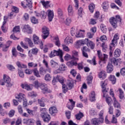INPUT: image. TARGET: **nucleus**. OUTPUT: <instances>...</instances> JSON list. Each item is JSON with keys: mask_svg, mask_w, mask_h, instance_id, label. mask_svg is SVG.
Masks as SVG:
<instances>
[{"mask_svg": "<svg viewBox=\"0 0 125 125\" xmlns=\"http://www.w3.org/2000/svg\"><path fill=\"white\" fill-rule=\"evenodd\" d=\"M102 91L103 93V97H105V101L108 104V106L112 105V98L111 97H108V89L106 88V86L108 83V80H105L101 82Z\"/></svg>", "mask_w": 125, "mask_h": 125, "instance_id": "obj_1", "label": "nucleus"}, {"mask_svg": "<svg viewBox=\"0 0 125 125\" xmlns=\"http://www.w3.org/2000/svg\"><path fill=\"white\" fill-rule=\"evenodd\" d=\"M49 56L50 58H52V57H54L55 56H59L61 62H64V60H63L62 58L63 52H62V50L60 49H59L58 51H56V50L52 51L49 55Z\"/></svg>", "mask_w": 125, "mask_h": 125, "instance_id": "obj_2", "label": "nucleus"}, {"mask_svg": "<svg viewBox=\"0 0 125 125\" xmlns=\"http://www.w3.org/2000/svg\"><path fill=\"white\" fill-rule=\"evenodd\" d=\"M35 87L36 88H39L40 87L42 90L43 93H45L46 92H50V90L47 87V85L45 83H39L38 81L35 82Z\"/></svg>", "mask_w": 125, "mask_h": 125, "instance_id": "obj_3", "label": "nucleus"}, {"mask_svg": "<svg viewBox=\"0 0 125 125\" xmlns=\"http://www.w3.org/2000/svg\"><path fill=\"white\" fill-rule=\"evenodd\" d=\"M41 117L42 118L43 122L48 123L50 121V116L47 113L46 108H41Z\"/></svg>", "mask_w": 125, "mask_h": 125, "instance_id": "obj_4", "label": "nucleus"}, {"mask_svg": "<svg viewBox=\"0 0 125 125\" xmlns=\"http://www.w3.org/2000/svg\"><path fill=\"white\" fill-rule=\"evenodd\" d=\"M109 22L112 27L116 28L118 27V22H122V19L120 16H116L115 17H111L109 19Z\"/></svg>", "mask_w": 125, "mask_h": 125, "instance_id": "obj_5", "label": "nucleus"}, {"mask_svg": "<svg viewBox=\"0 0 125 125\" xmlns=\"http://www.w3.org/2000/svg\"><path fill=\"white\" fill-rule=\"evenodd\" d=\"M97 55L100 59L99 64L101 65V66H102L101 62H103V63L105 64V63H106V61H107V59H108V55L105 54L103 55L102 53H101V51L100 50L97 51Z\"/></svg>", "mask_w": 125, "mask_h": 125, "instance_id": "obj_6", "label": "nucleus"}, {"mask_svg": "<svg viewBox=\"0 0 125 125\" xmlns=\"http://www.w3.org/2000/svg\"><path fill=\"white\" fill-rule=\"evenodd\" d=\"M16 98L19 102H23V107H27V99H26V96L24 94L20 93L16 96Z\"/></svg>", "mask_w": 125, "mask_h": 125, "instance_id": "obj_7", "label": "nucleus"}, {"mask_svg": "<svg viewBox=\"0 0 125 125\" xmlns=\"http://www.w3.org/2000/svg\"><path fill=\"white\" fill-rule=\"evenodd\" d=\"M48 36H49V29L46 26H43L42 27V38L43 40H45V39L48 38Z\"/></svg>", "mask_w": 125, "mask_h": 125, "instance_id": "obj_8", "label": "nucleus"}, {"mask_svg": "<svg viewBox=\"0 0 125 125\" xmlns=\"http://www.w3.org/2000/svg\"><path fill=\"white\" fill-rule=\"evenodd\" d=\"M3 80L7 87H11V86L13 85V84L11 82V80H10V78L6 76V75H4Z\"/></svg>", "mask_w": 125, "mask_h": 125, "instance_id": "obj_9", "label": "nucleus"}, {"mask_svg": "<svg viewBox=\"0 0 125 125\" xmlns=\"http://www.w3.org/2000/svg\"><path fill=\"white\" fill-rule=\"evenodd\" d=\"M78 61H79V58H75L71 61L66 62V65L69 68H72L73 66H77V62H78Z\"/></svg>", "mask_w": 125, "mask_h": 125, "instance_id": "obj_10", "label": "nucleus"}, {"mask_svg": "<svg viewBox=\"0 0 125 125\" xmlns=\"http://www.w3.org/2000/svg\"><path fill=\"white\" fill-rule=\"evenodd\" d=\"M60 71L65 72V71H67V66L65 64L62 63L61 64L59 67L58 69L55 70L54 73V74H59L60 73Z\"/></svg>", "mask_w": 125, "mask_h": 125, "instance_id": "obj_11", "label": "nucleus"}, {"mask_svg": "<svg viewBox=\"0 0 125 125\" xmlns=\"http://www.w3.org/2000/svg\"><path fill=\"white\" fill-rule=\"evenodd\" d=\"M91 123L94 125H99L100 124H102L104 121H103V118L100 119L99 118H93L91 121Z\"/></svg>", "mask_w": 125, "mask_h": 125, "instance_id": "obj_12", "label": "nucleus"}, {"mask_svg": "<svg viewBox=\"0 0 125 125\" xmlns=\"http://www.w3.org/2000/svg\"><path fill=\"white\" fill-rule=\"evenodd\" d=\"M118 40H119V34L116 33L115 34L113 40H112V42L110 43V45L112 46H115L116 43L118 42Z\"/></svg>", "mask_w": 125, "mask_h": 125, "instance_id": "obj_13", "label": "nucleus"}, {"mask_svg": "<svg viewBox=\"0 0 125 125\" xmlns=\"http://www.w3.org/2000/svg\"><path fill=\"white\" fill-rule=\"evenodd\" d=\"M69 101L70 103H68L67 107L69 110H73V109H74V107H75L76 102L73 101V99H69Z\"/></svg>", "mask_w": 125, "mask_h": 125, "instance_id": "obj_14", "label": "nucleus"}, {"mask_svg": "<svg viewBox=\"0 0 125 125\" xmlns=\"http://www.w3.org/2000/svg\"><path fill=\"white\" fill-rule=\"evenodd\" d=\"M35 123V120L34 119H24L23 120V123L25 124V125H33Z\"/></svg>", "mask_w": 125, "mask_h": 125, "instance_id": "obj_15", "label": "nucleus"}, {"mask_svg": "<svg viewBox=\"0 0 125 125\" xmlns=\"http://www.w3.org/2000/svg\"><path fill=\"white\" fill-rule=\"evenodd\" d=\"M121 59H117L115 58H112L110 61L112 64H113L115 66H118L119 63H121Z\"/></svg>", "mask_w": 125, "mask_h": 125, "instance_id": "obj_16", "label": "nucleus"}, {"mask_svg": "<svg viewBox=\"0 0 125 125\" xmlns=\"http://www.w3.org/2000/svg\"><path fill=\"white\" fill-rule=\"evenodd\" d=\"M47 12L48 20L50 22H51L52 19H53V18L54 17V14L53 13V11L50 10H48Z\"/></svg>", "mask_w": 125, "mask_h": 125, "instance_id": "obj_17", "label": "nucleus"}, {"mask_svg": "<svg viewBox=\"0 0 125 125\" xmlns=\"http://www.w3.org/2000/svg\"><path fill=\"white\" fill-rule=\"evenodd\" d=\"M113 70H114V66H113V65H112V63H108L106 66L107 73H112V72H113Z\"/></svg>", "mask_w": 125, "mask_h": 125, "instance_id": "obj_18", "label": "nucleus"}, {"mask_svg": "<svg viewBox=\"0 0 125 125\" xmlns=\"http://www.w3.org/2000/svg\"><path fill=\"white\" fill-rule=\"evenodd\" d=\"M23 31L27 34H32V29L29 25H25L24 26Z\"/></svg>", "mask_w": 125, "mask_h": 125, "instance_id": "obj_19", "label": "nucleus"}, {"mask_svg": "<svg viewBox=\"0 0 125 125\" xmlns=\"http://www.w3.org/2000/svg\"><path fill=\"white\" fill-rule=\"evenodd\" d=\"M16 64L20 69H25L27 68V65H25L24 63H22L20 61H17L16 62Z\"/></svg>", "mask_w": 125, "mask_h": 125, "instance_id": "obj_20", "label": "nucleus"}, {"mask_svg": "<svg viewBox=\"0 0 125 125\" xmlns=\"http://www.w3.org/2000/svg\"><path fill=\"white\" fill-rule=\"evenodd\" d=\"M21 88H23V89H26V90H32V88H31V86H30L28 84L26 83H22L21 84Z\"/></svg>", "mask_w": 125, "mask_h": 125, "instance_id": "obj_21", "label": "nucleus"}, {"mask_svg": "<svg viewBox=\"0 0 125 125\" xmlns=\"http://www.w3.org/2000/svg\"><path fill=\"white\" fill-rule=\"evenodd\" d=\"M49 111L51 115H53V114H56V113L58 112V110L57 108H56L55 106H52L49 108Z\"/></svg>", "mask_w": 125, "mask_h": 125, "instance_id": "obj_22", "label": "nucleus"}, {"mask_svg": "<svg viewBox=\"0 0 125 125\" xmlns=\"http://www.w3.org/2000/svg\"><path fill=\"white\" fill-rule=\"evenodd\" d=\"M50 2L49 1H44V0H41V3L43 5V7L45 8H48L50 5H49V3Z\"/></svg>", "mask_w": 125, "mask_h": 125, "instance_id": "obj_23", "label": "nucleus"}, {"mask_svg": "<svg viewBox=\"0 0 125 125\" xmlns=\"http://www.w3.org/2000/svg\"><path fill=\"white\" fill-rule=\"evenodd\" d=\"M109 80L111 82L112 84H115L116 83V82H117V79L116 78V77L114 75H110L109 77Z\"/></svg>", "mask_w": 125, "mask_h": 125, "instance_id": "obj_24", "label": "nucleus"}, {"mask_svg": "<svg viewBox=\"0 0 125 125\" xmlns=\"http://www.w3.org/2000/svg\"><path fill=\"white\" fill-rule=\"evenodd\" d=\"M67 10H68V15L70 16H72V15H73V14H74V10L73 9V7H72V5H69L68 6Z\"/></svg>", "mask_w": 125, "mask_h": 125, "instance_id": "obj_25", "label": "nucleus"}, {"mask_svg": "<svg viewBox=\"0 0 125 125\" xmlns=\"http://www.w3.org/2000/svg\"><path fill=\"white\" fill-rule=\"evenodd\" d=\"M75 58H76L75 56H72V57L69 54H66L64 56V60L66 61H69V60H73V59H74Z\"/></svg>", "mask_w": 125, "mask_h": 125, "instance_id": "obj_26", "label": "nucleus"}, {"mask_svg": "<svg viewBox=\"0 0 125 125\" xmlns=\"http://www.w3.org/2000/svg\"><path fill=\"white\" fill-rule=\"evenodd\" d=\"M87 46L88 47H90L91 49H94V47H95V44H94L92 41H90V40H89L87 42Z\"/></svg>", "mask_w": 125, "mask_h": 125, "instance_id": "obj_27", "label": "nucleus"}, {"mask_svg": "<svg viewBox=\"0 0 125 125\" xmlns=\"http://www.w3.org/2000/svg\"><path fill=\"white\" fill-rule=\"evenodd\" d=\"M113 100L114 101L113 103V105L115 107V108H117V109H120V108H121V105L120 104L119 102L117 101V100H116V98L114 97Z\"/></svg>", "mask_w": 125, "mask_h": 125, "instance_id": "obj_28", "label": "nucleus"}, {"mask_svg": "<svg viewBox=\"0 0 125 125\" xmlns=\"http://www.w3.org/2000/svg\"><path fill=\"white\" fill-rule=\"evenodd\" d=\"M64 42L66 44H70V43H73V39L69 37H67L65 39Z\"/></svg>", "mask_w": 125, "mask_h": 125, "instance_id": "obj_29", "label": "nucleus"}, {"mask_svg": "<svg viewBox=\"0 0 125 125\" xmlns=\"http://www.w3.org/2000/svg\"><path fill=\"white\" fill-rule=\"evenodd\" d=\"M50 63L52 68H55V69H57V68L59 67V65L58 64V63L55 62L53 60H51L50 61Z\"/></svg>", "mask_w": 125, "mask_h": 125, "instance_id": "obj_30", "label": "nucleus"}, {"mask_svg": "<svg viewBox=\"0 0 125 125\" xmlns=\"http://www.w3.org/2000/svg\"><path fill=\"white\" fill-rule=\"evenodd\" d=\"M121 50L119 49H116L114 52V56L115 57H120L121 56Z\"/></svg>", "mask_w": 125, "mask_h": 125, "instance_id": "obj_31", "label": "nucleus"}, {"mask_svg": "<svg viewBox=\"0 0 125 125\" xmlns=\"http://www.w3.org/2000/svg\"><path fill=\"white\" fill-rule=\"evenodd\" d=\"M106 73L104 71H101L100 74H99V77L100 79H102V80H104L105 78H106Z\"/></svg>", "mask_w": 125, "mask_h": 125, "instance_id": "obj_32", "label": "nucleus"}, {"mask_svg": "<svg viewBox=\"0 0 125 125\" xmlns=\"http://www.w3.org/2000/svg\"><path fill=\"white\" fill-rule=\"evenodd\" d=\"M100 27H101L102 32H103L104 34H106V33H107V27H106V25H105L104 24H101Z\"/></svg>", "mask_w": 125, "mask_h": 125, "instance_id": "obj_33", "label": "nucleus"}, {"mask_svg": "<svg viewBox=\"0 0 125 125\" xmlns=\"http://www.w3.org/2000/svg\"><path fill=\"white\" fill-rule=\"evenodd\" d=\"M90 100L91 102L95 101V92L94 91H92L90 95Z\"/></svg>", "mask_w": 125, "mask_h": 125, "instance_id": "obj_34", "label": "nucleus"}, {"mask_svg": "<svg viewBox=\"0 0 125 125\" xmlns=\"http://www.w3.org/2000/svg\"><path fill=\"white\" fill-rule=\"evenodd\" d=\"M118 91L119 92V98L120 99H123L125 97V94L124 93V91L121 88L118 89Z\"/></svg>", "mask_w": 125, "mask_h": 125, "instance_id": "obj_35", "label": "nucleus"}, {"mask_svg": "<svg viewBox=\"0 0 125 125\" xmlns=\"http://www.w3.org/2000/svg\"><path fill=\"white\" fill-rule=\"evenodd\" d=\"M77 31L78 30L77 29H76L74 27H72L70 30V33H71V36L72 37H74V36L76 37V35H77V33L78 32Z\"/></svg>", "mask_w": 125, "mask_h": 125, "instance_id": "obj_36", "label": "nucleus"}, {"mask_svg": "<svg viewBox=\"0 0 125 125\" xmlns=\"http://www.w3.org/2000/svg\"><path fill=\"white\" fill-rule=\"evenodd\" d=\"M51 75L50 74L47 73L44 76V80L46 82H50L52 79Z\"/></svg>", "mask_w": 125, "mask_h": 125, "instance_id": "obj_37", "label": "nucleus"}, {"mask_svg": "<svg viewBox=\"0 0 125 125\" xmlns=\"http://www.w3.org/2000/svg\"><path fill=\"white\" fill-rule=\"evenodd\" d=\"M54 40L55 41V43L57 46H60L61 45V44L60 43V41L59 40V38L58 37H55L54 38Z\"/></svg>", "mask_w": 125, "mask_h": 125, "instance_id": "obj_38", "label": "nucleus"}, {"mask_svg": "<svg viewBox=\"0 0 125 125\" xmlns=\"http://www.w3.org/2000/svg\"><path fill=\"white\" fill-rule=\"evenodd\" d=\"M33 41L34 43L36 44H38L39 42H40V39H39V37L36 35H33Z\"/></svg>", "mask_w": 125, "mask_h": 125, "instance_id": "obj_39", "label": "nucleus"}, {"mask_svg": "<svg viewBox=\"0 0 125 125\" xmlns=\"http://www.w3.org/2000/svg\"><path fill=\"white\" fill-rule=\"evenodd\" d=\"M39 73L41 75H45V74H46V70L45 68L41 67L39 69Z\"/></svg>", "mask_w": 125, "mask_h": 125, "instance_id": "obj_40", "label": "nucleus"}, {"mask_svg": "<svg viewBox=\"0 0 125 125\" xmlns=\"http://www.w3.org/2000/svg\"><path fill=\"white\" fill-rule=\"evenodd\" d=\"M66 87L68 89H72L74 87V83L72 82H69L66 85Z\"/></svg>", "mask_w": 125, "mask_h": 125, "instance_id": "obj_41", "label": "nucleus"}, {"mask_svg": "<svg viewBox=\"0 0 125 125\" xmlns=\"http://www.w3.org/2000/svg\"><path fill=\"white\" fill-rule=\"evenodd\" d=\"M25 42H27L28 43V44L30 47H33L34 46V44L33 43V42H32V41L31 39L29 38H25L24 39Z\"/></svg>", "mask_w": 125, "mask_h": 125, "instance_id": "obj_42", "label": "nucleus"}, {"mask_svg": "<svg viewBox=\"0 0 125 125\" xmlns=\"http://www.w3.org/2000/svg\"><path fill=\"white\" fill-rule=\"evenodd\" d=\"M95 8V5H94V4H90L89 5V9L90 12H91V13H92L94 11Z\"/></svg>", "mask_w": 125, "mask_h": 125, "instance_id": "obj_43", "label": "nucleus"}, {"mask_svg": "<svg viewBox=\"0 0 125 125\" xmlns=\"http://www.w3.org/2000/svg\"><path fill=\"white\" fill-rule=\"evenodd\" d=\"M57 80H58V82H59L61 83H62V84L63 85V83H64V79H63V77L60 76H57Z\"/></svg>", "mask_w": 125, "mask_h": 125, "instance_id": "obj_44", "label": "nucleus"}, {"mask_svg": "<svg viewBox=\"0 0 125 125\" xmlns=\"http://www.w3.org/2000/svg\"><path fill=\"white\" fill-rule=\"evenodd\" d=\"M57 80H58V82H59L61 83H62V84L63 85V83H64V79H63V77L60 76H57Z\"/></svg>", "mask_w": 125, "mask_h": 125, "instance_id": "obj_45", "label": "nucleus"}, {"mask_svg": "<svg viewBox=\"0 0 125 125\" xmlns=\"http://www.w3.org/2000/svg\"><path fill=\"white\" fill-rule=\"evenodd\" d=\"M33 72L35 76H36L37 78H41V75H40V73H39V71L38 70V69L35 68L33 70Z\"/></svg>", "mask_w": 125, "mask_h": 125, "instance_id": "obj_46", "label": "nucleus"}, {"mask_svg": "<svg viewBox=\"0 0 125 125\" xmlns=\"http://www.w3.org/2000/svg\"><path fill=\"white\" fill-rule=\"evenodd\" d=\"M104 6L103 7V10L104 11H107V10H108V8H109V4H108V3H107L106 4V2H104L103 3Z\"/></svg>", "mask_w": 125, "mask_h": 125, "instance_id": "obj_47", "label": "nucleus"}, {"mask_svg": "<svg viewBox=\"0 0 125 125\" xmlns=\"http://www.w3.org/2000/svg\"><path fill=\"white\" fill-rule=\"evenodd\" d=\"M40 17L42 19H45V18H46V13L43 11H41L40 13Z\"/></svg>", "mask_w": 125, "mask_h": 125, "instance_id": "obj_48", "label": "nucleus"}, {"mask_svg": "<svg viewBox=\"0 0 125 125\" xmlns=\"http://www.w3.org/2000/svg\"><path fill=\"white\" fill-rule=\"evenodd\" d=\"M75 117L77 120H80L81 119H82V117H83V114L82 112H80L79 114H76Z\"/></svg>", "mask_w": 125, "mask_h": 125, "instance_id": "obj_49", "label": "nucleus"}, {"mask_svg": "<svg viewBox=\"0 0 125 125\" xmlns=\"http://www.w3.org/2000/svg\"><path fill=\"white\" fill-rule=\"evenodd\" d=\"M12 54L13 56H14V57H17V51L16 50V48H13L12 50Z\"/></svg>", "mask_w": 125, "mask_h": 125, "instance_id": "obj_50", "label": "nucleus"}, {"mask_svg": "<svg viewBox=\"0 0 125 125\" xmlns=\"http://www.w3.org/2000/svg\"><path fill=\"white\" fill-rule=\"evenodd\" d=\"M31 21L32 23H33V24H38V19L35 17H32L31 18Z\"/></svg>", "mask_w": 125, "mask_h": 125, "instance_id": "obj_51", "label": "nucleus"}, {"mask_svg": "<svg viewBox=\"0 0 125 125\" xmlns=\"http://www.w3.org/2000/svg\"><path fill=\"white\" fill-rule=\"evenodd\" d=\"M28 66L31 67L36 68V67H38V64L37 63H34L33 62H28Z\"/></svg>", "mask_w": 125, "mask_h": 125, "instance_id": "obj_52", "label": "nucleus"}, {"mask_svg": "<svg viewBox=\"0 0 125 125\" xmlns=\"http://www.w3.org/2000/svg\"><path fill=\"white\" fill-rule=\"evenodd\" d=\"M114 47H115V46H112V45L110 44V46H109V49H110V51H109V56H113V51H114Z\"/></svg>", "mask_w": 125, "mask_h": 125, "instance_id": "obj_53", "label": "nucleus"}, {"mask_svg": "<svg viewBox=\"0 0 125 125\" xmlns=\"http://www.w3.org/2000/svg\"><path fill=\"white\" fill-rule=\"evenodd\" d=\"M13 32L14 33H19L20 32V27L19 26H15L13 29Z\"/></svg>", "mask_w": 125, "mask_h": 125, "instance_id": "obj_54", "label": "nucleus"}, {"mask_svg": "<svg viewBox=\"0 0 125 125\" xmlns=\"http://www.w3.org/2000/svg\"><path fill=\"white\" fill-rule=\"evenodd\" d=\"M38 102L41 107H44V106H45V104H44V102L43 101L38 99Z\"/></svg>", "mask_w": 125, "mask_h": 125, "instance_id": "obj_55", "label": "nucleus"}, {"mask_svg": "<svg viewBox=\"0 0 125 125\" xmlns=\"http://www.w3.org/2000/svg\"><path fill=\"white\" fill-rule=\"evenodd\" d=\"M71 22H72V19L70 18H68L66 19V21H65V23L67 26H69L70 24H71Z\"/></svg>", "mask_w": 125, "mask_h": 125, "instance_id": "obj_56", "label": "nucleus"}, {"mask_svg": "<svg viewBox=\"0 0 125 125\" xmlns=\"http://www.w3.org/2000/svg\"><path fill=\"white\" fill-rule=\"evenodd\" d=\"M87 62H89V63H90L91 64L93 63V65H96V61L95 60V57H94L91 61L88 60Z\"/></svg>", "mask_w": 125, "mask_h": 125, "instance_id": "obj_57", "label": "nucleus"}, {"mask_svg": "<svg viewBox=\"0 0 125 125\" xmlns=\"http://www.w3.org/2000/svg\"><path fill=\"white\" fill-rule=\"evenodd\" d=\"M18 74L21 78H24V73L22 69H18Z\"/></svg>", "mask_w": 125, "mask_h": 125, "instance_id": "obj_58", "label": "nucleus"}, {"mask_svg": "<svg viewBox=\"0 0 125 125\" xmlns=\"http://www.w3.org/2000/svg\"><path fill=\"white\" fill-rule=\"evenodd\" d=\"M27 2L26 5L28 6V8H31L32 7V0H26Z\"/></svg>", "mask_w": 125, "mask_h": 125, "instance_id": "obj_59", "label": "nucleus"}, {"mask_svg": "<svg viewBox=\"0 0 125 125\" xmlns=\"http://www.w3.org/2000/svg\"><path fill=\"white\" fill-rule=\"evenodd\" d=\"M108 113L110 115H113V113H114V108L112 106H110L108 108Z\"/></svg>", "mask_w": 125, "mask_h": 125, "instance_id": "obj_60", "label": "nucleus"}, {"mask_svg": "<svg viewBox=\"0 0 125 125\" xmlns=\"http://www.w3.org/2000/svg\"><path fill=\"white\" fill-rule=\"evenodd\" d=\"M1 29L3 32V33H7V30H8V28L5 26V25H2L1 27Z\"/></svg>", "mask_w": 125, "mask_h": 125, "instance_id": "obj_61", "label": "nucleus"}, {"mask_svg": "<svg viewBox=\"0 0 125 125\" xmlns=\"http://www.w3.org/2000/svg\"><path fill=\"white\" fill-rule=\"evenodd\" d=\"M102 47L103 51L105 52L106 51V49H107V46L105 44V42H103L102 44Z\"/></svg>", "mask_w": 125, "mask_h": 125, "instance_id": "obj_62", "label": "nucleus"}, {"mask_svg": "<svg viewBox=\"0 0 125 125\" xmlns=\"http://www.w3.org/2000/svg\"><path fill=\"white\" fill-rule=\"evenodd\" d=\"M92 76H88L87 77V83L88 84H89L90 83H91V81H92Z\"/></svg>", "mask_w": 125, "mask_h": 125, "instance_id": "obj_63", "label": "nucleus"}, {"mask_svg": "<svg viewBox=\"0 0 125 125\" xmlns=\"http://www.w3.org/2000/svg\"><path fill=\"white\" fill-rule=\"evenodd\" d=\"M120 73L121 74L122 76H125V67L122 68L121 69Z\"/></svg>", "mask_w": 125, "mask_h": 125, "instance_id": "obj_64", "label": "nucleus"}]
</instances>
